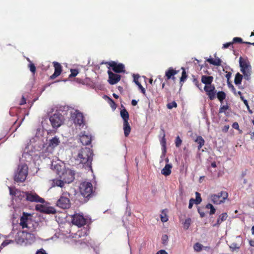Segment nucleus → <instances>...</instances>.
<instances>
[{"instance_id":"45","label":"nucleus","mask_w":254,"mask_h":254,"mask_svg":"<svg viewBox=\"0 0 254 254\" xmlns=\"http://www.w3.org/2000/svg\"><path fill=\"white\" fill-rule=\"evenodd\" d=\"M244 41H243V40L240 37H235L233 38L232 43L233 44L234 43H244Z\"/></svg>"},{"instance_id":"23","label":"nucleus","mask_w":254,"mask_h":254,"mask_svg":"<svg viewBox=\"0 0 254 254\" xmlns=\"http://www.w3.org/2000/svg\"><path fill=\"white\" fill-rule=\"evenodd\" d=\"M228 217L227 213H223L221 214L217 219V223L214 224V227L218 226L222 222L226 220Z\"/></svg>"},{"instance_id":"13","label":"nucleus","mask_w":254,"mask_h":254,"mask_svg":"<svg viewBox=\"0 0 254 254\" xmlns=\"http://www.w3.org/2000/svg\"><path fill=\"white\" fill-rule=\"evenodd\" d=\"M107 72L109 75L108 81L110 84H115L120 80L121 76L120 74L113 73L110 70H108Z\"/></svg>"},{"instance_id":"30","label":"nucleus","mask_w":254,"mask_h":254,"mask_svg":"<svg viewBox=\"0 0 254 254\" xmlns=\"http://www.w3.org/2000/svg\"><path fill=\"white\" fill-rule=\"evenodd\" d=\"M181 69L182 70V76L180 77V83H182V82L184 83L186 81V79L187 78L188 75L186 73L185 68L184 67H182Z\"/></svg>"},{"instance_id":"18","label":"nucleus","mask_w":254,"mask_h":254,"mask_svg":"<svg viewBox=\"0 0 254 254\" xmlns=\"http://www.w3.org/2000/svg\"><path fill=\"white\" fill-rule=\"evenodd\" d=\"M74 123L79 126L84 125V117L81 113L77 112L76 113Z\"/></svg>"},{"instance_id":"61","label":"nucleus","mask_w":254,"mask_h":254,"mask_svg":"<svg viewBox=\"0 0 254 254\" xmlns=\"http://www.w3.org/2000/svg\"><path fill=\"white\" fill-rule=\"evenodd\" d=\"M241 99L243 101L244 104L247 106H248V101L244 98V97H241Z\"/></svg>"},{"instance_id":"7","label":"nucleus","mask_w":254,"mask_h":254,"mask_svg":"<svg viewBox=\"0 0 254 254\" xmlns=\"http://www.w3.org/2000/svg\"><path fill=\"white\" fill-rule=\"evenodd\" d=\"M50 121L53 128H57L64 122V117L61 114L55 113L50 117Z\"/></svg>"},{"instance_id":"24","label":"nucleus","mask_w":254,"mask_h":254,"mask_svg":"<svg viewBox=\"0 0 254 254\" xmlns=\"http://www.w3.org/2000/svg\"><path fill=\"white\" fill-rule=\"evenodd\" d=\"M206 61L210 64L215 66L221 65L222 63L221 60L219 58H216L215 60H213L212 58H209L206 60Z\"/></svg>"},{"instance_id":"26","label":"nucleus","mask_w":254,"mask_h":254,"mask_svg":"<svg viewBox=\"0 0 254 254\" xmlns=\"http://www.w3.org/2000/svg\"><path fill=\"white\" fill-rule=\"evenodd\" d=\"M194 141L198 144V150H200L205 143V141L201 136H197Z\"/></svg>"},{"instance_id":"41","label":"nucleus","mask_w":254,"mask_h":254,"mask_svg":"<svg viewBox=\"0 0 254 254\" xmlns=\"http://www.w3.org/2000/svg\"><path fill=\"white\" fill-rule=\"evenodd\" d=\"M182 143V140L179 136H177L175 139V145L177 147H179Z\"/></svg>"},{"instance_id":"17","label":"nucleus","mask_w":254,"mask_h":254,"mask_svg":"<svg viewBox=\"0 0 254 254\" xmlns=\"http://www.w3.org/2000/svg\"><path fill=\"white\" fill-rule=\"evenodd\" d=\"M179 72V70L174 69L173 67H169L165 72V77L166 80H169L172 79L174 81L175 80L176 77L174 76L175 75L177 74Z\"/></svg>"},{"instance_id":"33","label":"nucleus","mask_w":254,"mask_h":254,"mask_svg":"<svg viewBox=\"0 0 254 254\" xmlns=\"http://www.w3.org/2000/svg\"><path fill=\"white\" fill-rule=\"evenodd\" d=\"M190 223L191 219L190 218L186 219L183 223L184 228L185 230H188L190 225Z\"/></svg>"},{"instance_id":"37","label":"nucleus","mask_w":254,"mask_h":254,"mask_svg":"<svg viewBox=\"0 0 254 254\" xmlns=\"http://www.w3.org/2000/svg\"><path fill=\"white\" fill-rule=\"evenodd\" d=\"M192 82L195 84V85L198 87L200 90L201 89L200 86L201 85L200 83H199V81L197 78L195 77L194 75H192Z\"/></svg>"},{"instance_id":"2","label":"nucleus","mask_w":254,"mask_h":254,"mask_svg":"<svg viewBox=\"0 0 254 254\" xmlns=\"http://www.w3.org/2000/svg\"><path fill=\"white\" fill-rule=\"evenodd\" d=\"M239 62L240 70L244 75V78L247 80H249L252 74V66L250 61L247 58H244L240 57Z\"/></svg>"},{"instance_id":"29","label":"nucleus","mask_w":254,"mask_h":254,"mask_svg":"<svg viewBox=\"0 0 254 254\" xmlns=\"http://www.w3.org/2000/svg\"><path fill=\"white\" fill-rule=\"evenodd\" d=\"M217 97L221 103H223V100L226 98V94L224 91H219L217 94Z\"/></svg>"},{"instance_id":"28","label":"nucleus","mask_w":254,"mask_h":254,"mask_svg":"<svg viewBox=\"0 0 254 254\" xmlns=\"http://www.w3.org/2000/svg\"><path fill=\"white\" fill-rule=\"evenodd\" d=\"M167 212V209H163L161 211V214H160V218L162 222H166L168 220Z\"/></svg>"},{"instance_id":"9","label":"nucleus","mask_w":254,"mask_h":254,"mask_svg":"<svg viewBox=\"0 0 254 254\" xmlns=\"http://www.w3.org/2000/svg\"><path fill=\"white\" fill-rule=\"evenodd\" d=\"M72 223L78 227H81L86 224L87 219L82 215L75 214L72 216Z\"/></svg>"},{"instance_id":"39","label":"nucleus","mask_w":254,"mask_h":254,"mask_svg":"<svg viewBox=\"0 0 254 254\" xmlns=\"http://www.w3.org/2000/svg\"><path fill=\"white\" fill-rule=\"evenodd\" d=\"M46 206L42 204H37L36 205V210L41 212H44Z\"/></svg>"},{"instance_id":"60","label":"nucleus","mask_w":254,"mask_h":254,"mask_svg":"<svg viewBox=\"0 0 254 254\" xmlns=\"http://www.w3.org/2000/svg\"><path fill=\"white\" fill-rule=\"evenodd\" d=\"M156 254H168V253L166 252L165 250H161L157 252V253Z\"/></svg>"},{"instance_id":"11","label":"nucleus","mask_w":254,"mask_h":254,"mask_svg":"<svg viewBox=\"0 0 254 254\" xmlns=\"http://www.w3.org/2000/svg\"><path fill=\"white\" fill-rule=\"evenodd\" d=\"M75 173L73 171L67 169L65 170L61 176L65 183H70L73 181L74 179Z\"/></svg>"},{"instance_id":"47","label":"nucleus","mask_w":254,"mask_h":254,"mask_svg":"<svg viewBox=\"0 0 254 254\" xmlns=\"http://www.w3.org/2000/svg\"><path fill=\"white\" fill-rule=\"evenodd\" d=\"M161 144L162 145V146L164 147V150H163V154L164 155H165L166 152V140H165V135H164V136L161 140Z\"/></svg>"},{"instance_id":"52","label":"nucleus","mask_w":254,"mask_h":254,"mask_svg":"<svg viewBox=\"0 0 254 254\" xmlns=\"http://www.w3.org/2000/svg\"><path fill=\"white\" fill-rule=\"evenodd\" d=\"M226 74L225 75V77L227 78V81H230V79L231 77L232 73L230 71H226Z\"/></svg>"},{"instance_id":"50","label":"nucleus","mask_w":254,"mask_h":254,"mask_svg":"<svg viewBox=\"0 0 254 254\" xmlns=\"http://www.w3.org/2000/svg\"><path fill=\"white\" fill-rule=\"evenodd\" d=\"M109 100H110V106L111 107V108L113 109H115L117 107L116 104L115 103V102H114V101L113 99L110 98Z\"/></svg>"},{"instance_id":"25","label":"nucleus","mask_w":254,"mask_h":254,"mask_svg":"<svg viewBox=\"0 0 254 254\" xmlns=\"http://www.w3.org/2000/svg\"><path fill=\"white\" fill-rule=\"evenodd\" d=\"M123 129L124 131V134L126 137H127L128 135L129 134L130 131H131V127L130 126L128 123V122H124L123 124Z\"/></svg>"},{"instance_id":"3","label":"nucleus","mask_w":254,"mask_h":254,"mask_svg":"<svg viewBox=\"0 0 254 254\" xmlns=\"http://www.w3.org/2000/svg\"><path fill=\"white\" fill-rule=\"evenodd\" d=\"M28 166L26 164H21L18 167L15 173L14 180L17 183L23 182L25 181L28 175Z\"/></svg>"},{"instance_id":"48","label":"nucleus","mask_w":254,"mask_h":254,"mask_svg":"<svg viewBox=\"0 0 254 254\" xmlns=\"http://www.w3.org/2000/svg\"><path fill=\"white\" fill-rule=\"evenodd\" d=\"M162 242L163 245H166L167 242L168 240V237L167 235H163L162 236Z\"/></svg>"},{"instance_id":"10","label":"nucleus","mask_w":254,"mask_h":254,"mask_svg":"<svg viewBox=\"0 0 254 254\" xmlns=\"http://www.w3.org/2000/svg\"><path fill=\"white\" fill-rule=\"evenodd\" d=\"M26 200L30 202L44 203L45 200L37 194L32 191H25Z\"/></svg>"},{"instance_id":"42","label":"nucleus","mask_w":254,"mask_h":254,"mask_svg":"<svg viewBox=\"0 0 254 254\" xmlns=\"http://www.w3.org/2000/svg\"><path fill=\"white\" fill-rule=\"evenodd\" d=\"M177 107V104L175 101H173L171 103H169L167 105V107L169 109H172L173 108H176Z\"/></svg>"},{"instance_id":"16","label":"nucleus","mask_w":254,"mask_h":254,"mask_svg":"<svg viewBox=\"0 0 254 254\" xmlns=\"http://www.w3.org/2000/svg\"><path fill=\"white\" fill-rule=\"evenodd\" d=\"M55 71L54 73L50 76L51 79H54L59 76L62 73V66L58 62L53 63Z\"/></svg>"},{"instance_id":"8","label":"nucleus","mask_w":254,"mask_h":254,"mask_svg":"<svg viewBox=\"0 0 254 254\" xmlns=\"http://www.w3.org/2000/svg\"><path fill=\"white\" fill-rule=\"evenodd\" d=\"M106 64L112 68V70L116 73H120L125 72V67L124 64L118 63L115 61L107 62Z\"/></svg>"},{"instance_id":"5","label":"nucleus","mask_w":254,"mask_h":254,"mask_svg":"<svg viewBox=\"0 0 254 254\" xmlns=\"http://www.w3.org/2000/svg\"><path fill=\"white\" fill-rule=\"evenodd\" d=\"M69 196V193H63L57 201V206L64 209L69 208L70 206V201Z\"/></svg>"},{"instance_id":"1","label":"nucleus","mask_w":254,"mask_h":254,"mask_svg":"<svg viewBox=\"0 0 254 254\" xmlns=\"http://www.w3.org/2000/svg\"><path fill=\"white\" fill-rule=\"evenodd\" d=\"M93 155V151L90 148H82L78 153L77 160L84 166L91 168Z\"/></svg>"},{"instance_id":"31","label":"nucleus","mask_w":254,"mask_h":254,"mask_svg":"<svg viewBox=\"0 0 254 254\" xmlns=\"http://www.w3.org/2000/svg\"><path fill=\"white\" fill-rule=\"evenodd\" d=\"M56 211L54 207H45V209L44 213L46 214H55L56 213Z\"/></svg>"},{"instance_id":"56","label":"nucleus","mask_w":254,"mask_h":254,"mask_svg":"<svg viewBox=\"0 0 254 254\" xmlns=\"http://www.w3.org/2000/svg\"><path fill=\"white\" fill-rule=\"evenodd\" d=\"M138 78H139V76L138 75H134V82H135V83L137 85H138L139 84H140L139 82L138 81Z\"/></svg>"},{"instance_id":"53","label":"nucleus","mask_w":254,"mask_h":254,"mask_svg":"<svg viewBox=\"0 0 254 254\" xmlns=\"http://www.w3.org/2000/svg\"><path fill=\"white\" fill-rule=\"evenodd\" d=\"M138 88L139 89H140L141 92L142 94L144 95H145L146 91L144 88L141 85V84L140 83L138 85H137Z\"/></svg>"},{"instance_id":"20","label":"nucleus","mask_w":254,"mask_h":254,"mask_svg":"<svg viewBox=\"0 0 254 254\" xmlns=\"http://www.w3.org/2000/svg\"><path fill=\"white\" fill-rule=\"evenodd\" d=\"M60 140L58 137L55 136L51 139L49 141V146L54 148L59 145Z\"/></svg>"},{"instance_id":"27","label":"nucleus","mask_w":254,"mask_h":254,"mask_svg":"<svg viewBox=\"0 0 254 254\" xmlns=\"http://www.w3.org/2000/svg\"><path fill=\"white\" fill-rule=\"evenodd\" d=\"M244 75L241 74L239 72H237L235 77L234 83L236 85H240L241 84Z\"/></svg>"},{"instance_id":"58","label":"nucleus","mask_w":254,"mask_h":254,"mask_svg":"<svg viewBox=\"0 0 254 254\" xmlns=\"http://www.w3.org/2000/svg\"><path fill=\"white\" fill-rule=\"evenodd\" d=\"M25 104H26V99L25 98V97L23 96H22L21 101H20L19 104L20 105H23Z\"/></svg>"},{"instance_id":"21","label":"nucleus","mask_w":254,"mask_h":254,"mask_svg":"<svg viewBox=\"0 0 254 254\" xmlns=\"http://www.w3.org/2000/svg\"><path fill=\"white\" fill-rule=\"evenodd\" d=\"M172 166L171 164H167L164 168L161 170V173L165 176H169L171 173V168Z\"/></svg>"},{"instance_id":"14","label":"nucleus","mask_w":254,"mask_h":254,"mask_svg":"<svg viewBox=\"0 0 254 254\" xmlns=\"http://www.w3.org/2000/svg\"><path fill=\"white\" fill-rule=\"evenodd\" d=\"M80 140L84 145H87L91 143L92 137L90 135H88L85 131L81 132L80 134Z\"/></svg>"},{"instance_id":"62","label":"nucleus","mask_w":254,"mask_h":254,"mask_svg":"<svg viewBox=\"0 0 254 254\" xmlns=\"http://www.w3.org/2000/svg\"><path fill=\"white\" fill-rule=\"evenodd\" d=\"M232 91L235 95H237V91L233 85H232Z\"/></svg>"},{"instance_id":"44","label":"nucleus","mask_w":254,"mask_h":254,"mask_svg":"<svg viewBox=\"0 0 254 254\" xmlns=\"http://www.w3.org/2000/svg\"><path fill=\"white\" fill-rule=\"evenodd\" d=\"M229 106L227 104L226 105L221 106L219 112V113H222L225 112V111L229 109Z\"/></svg>"},{"instance_id":"64","label":"nucleus","mask_w":254,"mask_h":254,"mask_svg":"<svg viewBox=\"0 0 254 254\" xmlns=\"http://www.w3.org/2000/svg\"><path fill=\"white\" fill-rule=\"evenodd\" d=\"M249 244L252 247H254V240H251L249 241Z\"/></svg>"},{"instance_id":"54","label":"nucleus","mask_w":254,"mask_h":254,"mask_svg":"<svg viewBox=\"0 0 254 254\" xmlns=\"http://www.w3.org/2000/svg\"><path fill=\"white\" fill-rule=\"evenodd\" d=\"M197 210L201 218H203L205 216V213L202 210H201L200 208H198Z\"/></svg>"},{"instance_id":"12","label":"nucleus","mask_w":254,"mask_h":254,"mask_svg":"<svg viewBox=\"0 0 254 254\" xmlns=\"http://www.w3.org/2000/svg\"><path fill=\"white\" fill-rule=\"evenodd\" d=\"M204 90L210 100H213L215 99L216 90L213 84L211 85H205Z\"/></svg>"},{"instance_id":"43","label":"nucleus","mask_w":254,"mask_h":254,"mask_svg":"<svg viewBox=\"0 0 254 254\" xmlns=\"http://www.w3.org/2000/svg\"><path fill=\"white\" fill-rule=\"evenodd\" d=\"M28 67L29 68L30 70L33 73V74H35L36 72V67L34 64L33 63H30L29 64Z\"/></svg>"},{"instance_id":"32","label":"nucleus","mask_w":254,"mask_h":254,"mask_svg":"<svg viewBox=\"0 0 254 254\" xmlns=\"http://www.w3.org/2000/svg\"><path fill=\"white\" fill-rule=\"evenodd\" d=\"M206 208L207 209H210V211L209 212V214L210 215H212V214H214L215 213V211H216V209L215 208H214V207L213 206L212 204H210V203H208L206 206H205Z\"/></svg>"},{"instance_id":"34","label":"nucleus","mask_w":254,"mask_h":254,"mask_svg":"<svg viewBox=\"0 0 254 254\" xmlns=\"http://www.w3.org/2000/svg\"><path fill=\"white\" fill-rule=\"evenodd\" d=\"M203 246L199 243H196L193 246L194 250L197 252H200L202 250Z\"/></svg>"},{"instance_id":"40","label":"nucleus","mask_w":254,"mask_h":254,"mask_svg":"<svg viewBox=\"0 0 254 254\" xmlns=\"http://www.w3.org/2000/svg\"><path fill=\"white\" fill-rule=\"evenodd\" d=\"M9 193L11 195H13L15 197L19 193V190L15 189L13 190L11 188H9Z\"/></svg>"},{"instance_id":"19","label":"nucleus","mask_w":254,"mask_h":254,"mask_svg":"<svg viewBox=\"0 0 254 254\" xmlns=\"http://www.w3.org/2000/svg\"><path fill=\"white\" fill-rule=\"evenodd\" d=\"M201 80L205 85H212V83L213 81V77L212 76L202 75Z\"/></svg>"},{"instance_id":"22","label":"nucleus","mask_w":254,"mask_h":254,"mask_svg":"<svg viewBox=\"0 0 254 254\" xmlns=\"http://www.w3.org/2000/svg\"><path fill=\"white\" fill-rule=\"evenodd\" d=\"M123 108L121 110L120 115L124 120V122H127L129 120V114L126 108L123 106Z\"/></svg>"},{"instance_id":"49","label":"nucleus","mask_w":254,"mask_h":254,"mask_svg":"<svg viewBox=\"0 0 254 254\" xmlns=\"http://www.w3.org/2000/svg\"><path fill=\"white\" fill-rule=\"evenodd\" d=\"M233 44L232 42L226 43L224 44L223 45L222 48L226 49V48H228L230 47L233 48Z\"/></svg>"},{"instance_id":"6","label":"nucleus","mask_w":254,"mask_h":254,"mask_svg":"<svg viewBox=\"0 0 254 254\" xmlns=\"http://www.w3.org/2000/svg\"><path fill=\"white\" fill-rule=\"evenodd\" d=\"M228 197V193L226 191H221L217 194H213L210 196L212 202L215 204L224 203Z\"/></svg>"},{"instance_id":"55","label":"nucleus","mask_w":254,"mask_h":254,"mask_svg":"<svg viewBox=\"0 0 254 254\" xmlns=\"http://www.w3.org/2000/svg\"><path fill=\"white\" fill-rule=\"evenodd\" d=\"M229 127H230L229 125H225L222 128V130L224 132H227L228 131Z\"/></svg>"},{"instance_id":"36","label":"nucleus","mask_w":254,"mask_h":254,"mask_svg":"<svg viewBox=\"0 0 254 254\" xmlns=\"http://www.w3.org/2000/svg\"><path fill=\"white\" fill-rule=\"evenodd\" d=\"M195 195H196V198L194 199L195 203L196 204H198L200 203V202L202 201L200 194L198 192H196Z\"/></svg>"},{"instance_id":"35","label":"nucleus","mask_w":254,"mask_h":254,"mask_svg":"<svg viewBox=\"0 0 254 254\" xmlns=\"http://www.w3.org/2000/svg\"><path fill=\"white\" fill-rule=\"evenodd\" d=\"M54 183L58 187H63L64 184L65 183L64 181L62 180H54Z\"/></svg>"},{"instance_id":"38","label":"nucleus","mask_w":254,"mask_h":254,"mask_svg":"<svg viewBox=\"0 0 254 254\" xmlns=\"http://www.w3.org/2000/svg\"><path fill=\"white\" fill-rule=\"evenodd\" d=\"M71 73L69 75V78H72L76 76L78 73V70L76 69H71Z\"/></svg>"},{"instance_id":"46","label":"nucleus","mask_w":254,"mask_h":254,"mask_svg":"<svg viewBox=\"0 0 254 254\" xmlns=\"http://www.w3.org/2000/svg\"><path fill=\"white\" fill-rule=\"evenodd\" d=\"M19 199L22 200L25 197H26L25 191H21L19 190V193L16 196Z\"/></svg>"},{"instance_id":"57","label":"nucleus","mask_w":254,"mask_h":254,"mask_svg":"<svg viewBox=\"0 0 254 254\" xmlns=\"http://www.w3.org/2000/svg\"><path fill=\"white\" fill-rule=\"evenodd\" d=\"M232 127L237 130H239V126L237 122H235L232 125Z\"/></svg>"},{"instance_id":"59","label":"nucleus","mask_w":254,"mask_h":254,"mask_svg":"<svg viewBox=\"0 0 254 254\" xmlns=\"http://www.w3.org/2000/svg\"><path fill=\"white\" fill-rule=\"evenodd\" d=\"M36 254H47L46 253V251L41 249L40 250H39L37 251Z\"/></svg>"},{"instance_id":"4","label":"nucleus","mask_w":254,"mask_h":254,"mask_svg":"<svg viewBox=\"0 0 254 254\" xmlns=\"http://www.w3.org/2000/svg\"><path fill=\"white\" fill-rule=\"evenodd\" d=\"M93 186L90 182H84L81 183L79 189L82 195L86 198L90 197L93 193Z\"/></svg>"},{"instance_id":"63","label":"nucleus","mask_w":254,"mask_h":254,"mask_svg":"<svg viewBox=\"0 0 254 254\" xmlns=\"http://www.w3.org/2000/svg\"><path fill=\"white\" fill-rule=\"evenodd\" d=\"M137 101L134 99L132 100L131 101V105L133 106H135L137 105Z\"/></svg>"},{"instance_id":"51","label":"nucleus","mask_w":254,"mask_h":254,"mask_svg":"<svg viewBox=\"0 0 254 254\" xmlns=\"http://www.w3.org/2000/svg\"><path fill=\"white\" fill-rule=\"evenodd\" d=\"M194 203H195L194 199L192 198H190L189 201V208L191 209Z\"/></svg>"},{"instance_id":"15","label":"nucleus","mask_w":254,"mask_h":254,"mask_svg":"<svg viewBox=\"0 0 254 254\" xmlns=\"http://www.w3.org/2000/svg\"><path fill=\"white\" fill-rule=\"evenodd\" d=\"M31 214L28 213L23 212L20 219V225L23 229L28 228V222L30 220L29 217Z\"/></svg>"}]
</instances>
